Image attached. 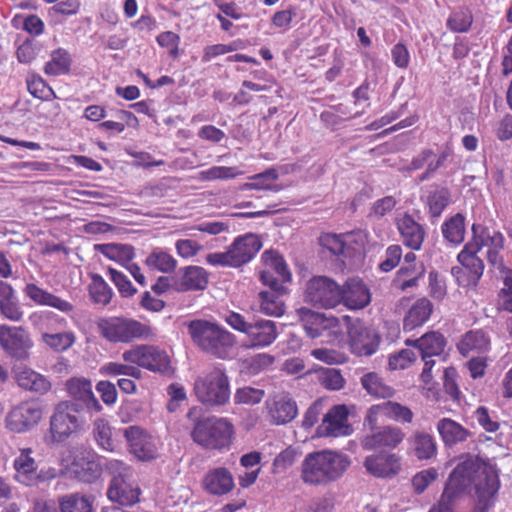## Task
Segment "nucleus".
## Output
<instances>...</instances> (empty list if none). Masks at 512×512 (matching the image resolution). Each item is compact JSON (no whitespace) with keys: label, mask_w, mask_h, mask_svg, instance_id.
Masks as SVG:
<instances>
[{"label":"nucleus","mask_w":512,"mask_h":512,"mask_svg":"<svg viewBox=\"0 0 512 512\" xmlns=\"http://www.w3.org/2000/svg\"><path fill=\"white\" fill-rule=\"evenodd\" d=\"M320 245L327 249L338 260L344 263V259L351 256L352 247L348 246L341 235L324 234L319 238Z\"/></svg>","instance_id":"obj_41"},{"label":"nucleus","mask_w":512,"mask_h":512,"mask_svg":"<svg viewBox=\"0 0 512 512\" xmlns=\"http://www.w3.org/2000/svg\"><path fill=\"white\" fill-rule=\"evenodd\" d=\"M42 418V409L37 402L25 401L15 406L6 417V427L15 433H24L34 428Z\"/></svg>","instance_id":"obj_13"},{"label":"nucleus","mask_w":512,"mask_h":512,"mask_svg":"<svg viewBox=\"0 0 512 512\" xmlns=\"http://www.w3.org/2000/svg\"><path fill=\"white\" fill-rule=\"evenodd\" d=\"M91 278L92 282L89 285V295L92 301L95 304H100L103 306L108 305L111 302L114 294L111 287L99 274H93Z\"/></svg>","instance_id":"obj_42"},{"label":"nucleus","mask_w":512,"mask_h":512,"mask_svg":"<svg viewBox=\"0 0 512 512\" xmlns=\"http://www.w3.org/2000/svg\"><path fill=\"white\" fill-rule=\"evenodd\" d=\"M88 415L77 408V404L58 403L50 417V433L54 442H63L78 431Z\"/></svg>","instance_id":"obj_7"},{"label":"nucleus","mask_w":512,"mask_h":512,"mask_svg":"<svg viewBox=\"0 0 512 512\" xmlns=\"http://www.w3.org/2000/svg\"><path fill=\"white\" fill-rule=\"evenodd\" d=\"M106 471L112 479H127L131 477V469L123 461L112 459L105 463Z\"/></svg>","instance_id":"obj_59"},{"label":"nucleus","mask_w":512,"mask_h":512,"mask_svg":"<svg viewBox=\"0 0 512 512\" xmlns=\"http://www.w3.org/2000/svg\"><path fill=\"white\" fill-rule=\"evenodd\" d=\"M96 391L100 394L104 404L111 406L117 400V389L115 384L110 381H99L96 385Z\"/></svg>","instance_id":"obj_61"},{"label":"nucleus","mask_w":512,"mask_h":512,"mask_svg":"<svg viewBox=\"0 0 512 512\" xmlns=\"http://www.w3.org/2000/svg\"><path fill=\"white\" fill-rule=\"evenodd\" d=\"M186 325L192 343L202 352L218 359L229 357L235 345V336L231 332L205 319H194Z\"/></svg>","instance_id":"obj_3"},{"label":"nucleus","mask_w":512,"mask_h":512,"mask_svg":"<svg viewBox=\"0 0 512 512\" xmlns=\"http://www.w3.org/2000/svg\"><path fill=\"white\" fill-rule=\"evenodd\" d=\"M93 433L97 444L103 450L114 451L115 441L112 439V428L105 419L98 418L95 420Z\"/></svg>","instance_id":"obj_47"},{"label":"nucleus","mask_w":512,"mask_h":512,"mask_svg":"<svg viewBox=\"0 0 512 512\" xmlns=\"http://www.w3.org/2000/svg\"><path fill=\"white\" fill-rule=\"evenodd\" d=\"M146 265L162 273H170L177 266V261L166 251L156 248L145 260Z\"/></svg>","instance_id":"obj_44"},{"label":"nucleus","mask_w":512,"mask_h":512,"mask_svg":"<svg viewBox=\"0 0 512 512\" xmlns=\"http://www.w3.org/2000/svg\"><path fill=\"white\" fill-rule=\"evenodd\" d=\"M264 396V390L245 386L236 390L234 394V401L236 404L255 405L260 403Z\"/></svg>","instance_id":"obj_51"},{"label":"nucleus","mask_w":512,"mask_h":512,"mask_svg":"<svg viewBox=\"0 0 512 512\" xmlns=\"http://www.w3.org/2000/svg\"><path fill=\"white\" fill-rule=\"evenodd\" d=\"M348 410L345 405L332 407L325 415L318 433L325 436H340L347 434Z\"/></svg>","instance_id":"obj_25"},{"label":"nucleus","mask_w":512,"mask_h":512,"mask_svg":"<svg viewBox=\"0 0 512 512\" xmlns=\"http://www.w3.org/2000/svg\"><path fill=\"white\" fill-rule=\"evenodd\" d=\"M433 311L432 303L426 299H418L408 310L404 321L403 328L405 331H412L423 325L430 317Z\"/></svg>","instance_id":"obj_32"},{"label":"nucleus","mask_w":512,"mask_h":512,"mask_svg":"<svg viewBox=\"0 0 512 512\" xmlns=\"http://www.w3.org/2000/svg\"><path fill=\"white\" fill-rule=\"evenodd\" d=\"M101 336L111 343H130L148 334V328L141 322L125 317L101 318L97 322Z\"/></svg>","instance_id":"obj_8"},{"label":"nucleus","mask_w":512,"mask_h":512,"mask_svg":"<svg viewBox=\"0 0 512 512\" xmlns=\"http://www.w3.org/2000/svg\"><path fill=\"white\" fill-rule=\"evenodd\" d=\"M405 439V433L402 428L395 425L381 426L379 429H373L372 433H367L361 439V446L364 450H393L397 448Z\"/></svg>","instance_id":"obj_16"},{"label":"nucleus","mask_w":512,"mask_h":512,"mask_svg":"<svg viewBox=\"0 0 512 512\" xmlns=\"http://www.w3.org/2000/svg\"><path fill=\"white\" fill-rule=\"evenodd\" d=\"M71 56L65 49L59 48L51 53V59L45 64L44 72L50 76L67 74L70 71Z\"/></svg>","instance_id":"obj_39"},{"label":"nucleus","mask_w":512,"mask_h":512,"mask_svg":"<svg viewBox=\"0 0 512 512\" xmlns=\"http://www.w3.org/2000/svg\"><path fill=\"white\" fill-rule=\"evenodd\" d=\"M407 344H413L421 358H433L444 352L446 346L445 337L437 332L431 331L416 340H406Z\"/></svg>","instance_id":"obj_30"},{"label":"nucleus","mask_w":512,"mask_h":512,"mask_svg":"<svg viewBox=\"0 0 512 512\" xmlns=\"http://www.w3.org/2000/svg\"><path fill=\"white\" fill-rule=\"evenodd\" d=\"M382 409L384 410V416L394 422L410 424L413 421L414 413L408 406L401 403L388 400L382 403Z\"/></svg>","instance_id":"obj_45"},{"label":"nucleus","mask_w":512,"mask_h":512,"mask_svg":"<svg viewBox=\"0 0 512 512\" xmlns=\"http://www.w3.org/2000/svg\"><path fill=\"white\" fill-rule=\"evenodd\" d=\"M133 363L109 362L100 368V373L105 376H130L136 379L141 377V370Z\"/></svg>","instance_id":"obj_49"},{"label":"nucleus","mask_w":512,"mask_h":512,"mask_svg":"<svg viewBox=\"0 0 512 512\" xmlns=\"http://www.w3.org/2000/svg\"><path fill=\"white\" fill-rule=\"evenodd\" d=\"M472 14L468 10H459L453 12L447 20L448 28L453 32H466L472 25Z\"/></svg>","instance_id":"obj_52"},{"label":"nucleus","mask_w":512,"mask_h":512,"mask_svg":"<svg viewBox=\"0 0 512 512\" xmlns=\"http://www.w3.org/2000/svg\"><path fill=\"white\" fill-rule=\"evenodd\" d=\"M402 256V249L399 245H391L386 250V258L379 265V268L384 272H389L394 269L400 262Z\"/></svg>","instance_id":"obj_60"},{"label":"nucleus","mask_w":512,"mask_h":512,"mask_svg":"<svg viewBox=\"0 0 512 512\" xmlns=\"http://www.w3.org/2000/svg\"><path fill=\"white\" fill-rule=\"evenodd\" d=\"M108 274L123 297H131L137 292L131 281L122 272L108 268Z\"/></svg>","instance_id":"obj_55"},{"label":"nucleus","mask_w":512,"mask_h":512,"mask_svg":"<svg viewBox=\"0 0 512 512\" xmlns=\"http://www.w3.org/2000/svg\"><path fill=\"white\" fill-rule=\"evenodd\" d=\"M364 467L375 477H392L400 470V457L386 452L369 455L364 460Z\"/></svg>","instance_id":"obj_23"},{"label":"nucleus","mask_w":512,"mask_h":512,"mask_svg":"<svg viewBox=\"0 0 512 512\" xmlns=\"http://www.w3.org/2000/svg\"><path fill=\"white\" fill-rule=\"evenodd\" d=\"M398 201L394 196H385L381 199L376 200L369 212L370 217L382 218L390 213L397 205Z\"/></svg>","instance_id":"obj_56"},{"label":"nucleus","mask_w":512,"mask_h":512,"mask_svg":"<svg viewBox=\"0 0 512 512\" xmlns=\"http://www.w3.org/2000/svg\"><path fill=\"white\" fill-rule=\"evenodd\" d=\"M296 312L307 336L312 339L322 336L324 331L339 326V319L334 316H326L306 307H301Z\"/></svg>","instance_id":"obj_18"},{"label":"nucleus","mask_w":512,"mask_h":512,"mask_svg":"<svg viewBox=\"0 0 512 512\" xmlns=\"http://www.w3.org/2000/svg\"><path fill=\"white\" fill-rule=\"evenodd\" d=\"M94 499L92 496L73 492L58 498L59 512H93Z\"/></svg>","instance_id":"obj_33"},{"label":"nucleus","mask_w":512,"mask_h":512,"mask_svg":"<svg viewBox=\"0 0 512 512\" xmlns=\"http://www.w3.org/2000/svg\"><path fill=\"white\" fill-rule=\"evenodd\" d=\"M416 358L415 352L409 349H403L396 354L389 356L388 365L391 370L404 369Z\"/></svg>","instance_id":"obj_58"},{"label":"nucleus","mask_w":512,"mask_h":512,"mask_svg":"<svg viewBox=\"0 0 512 512\" xmlns=\"http://www.w3.org/2000/svg\"><path fill=\"white\" fill-rule=\"evenodd\" d=\"M225 322L234 330L245 334L249 340V347H266L271 345L278 336L277 325L272 320L248 318L237 312H229Z\"/></svg>","instance_id":"obj_5"},{"label":"nucleus","mask_w":512,"mask_h":512,"mask_svg":"<svg viewBox=\"0 0 512 512\" xmlns=\"http://www.w3.org/2000/svg\"><path fill=\"white\" fill-rule=\"evenodd\" d=\"M457 371L454 367H448L444 370L443 373V385L447 394H449L452 398L457 399L460 390L458 388L457 382Z\"/></svg>","instance_id":"obj_62"},{"label":"nucleus","mask_w":512,"mask_h":512,"mask_svg":"<svg viewBox=\"0 0 512 512\" xmlns=\"http://www.w3.org/2000/svg\"><path fill=\"white\" fill-rule=\"evenodd\" d=\"M508 270L504 276V286L499 292L498 308L512 313V276Z\"/></svg>","instance_id":"obj_57"},{"label":"nucleus","mask_w":512,"mask_h":512,"mask_svg":"<svg viewBox=\"0 0 512 512\" xmlns=\"http://www.w3.org/2000/svg\"><path fill=\"white\" fill-rule=\"evenodd\" d=\"M194 392L197 399L208 407L223 406L230 399L229 378L223 369L215 367L195 380Z\"/></svg>","instance_id":"obj_6"},{"label":"nucleus","mask_w":512,"mask_h":512,"mask_svg":"<svg viewBox=\"0 0 512 512\" xmlns=\"http://www.w3.org/2000/svg\"><path fill=\"white\" fill-rule=\"evenodd\" d=\"M265 269L260 272V280L270 289L287 292L284 283L291 280V273L283 257L274 250H267L262 254Z\"/></svg>","instance_id":"obj_12"},{"label":"nucleus","mask_w":512,"mask_h":512,"mask_svg":"<svg viewBox=\"0 0 512 512\" xmlns=\"http://www.w3.org/2000/svg\"><path fill=\"white\" fill-rule=\"evenodd\" d=\"M0 312L7 319L16 322L20 321L23 316V312L17 303L16 297L0 303Z\"/></svg>","instance_id":"obj_64"},{"label":"nucleus","mask_w":512,"mask_h":512,"mask_svg":"<svg viewBox=\"0 0 512 512\" xmlns=\"http://www.w3.org/2000/svg\"><path fill=\"white\" fill-rule=\"evenodd\" d=\"M67 391L72 400L68 403L77 404L78 409L91 417L95 413L102 410V405L99 403L92 391V383L85 378H72L67 381Z\"/></svg>","instance_id":"obj_15"},{"label":"nucleus","mask_w":512,"mask_h":512,"mask_svg":"<svg viewBox=\"0 0 512 512\" xmlns=\"http://www.w3.org/2000/svg\"><path fill=\"white\" fill-rule=\"evenodd\" d=\"M269 416L276 425H284L298 415L296 401L287 393L275 394L273 398L266 402Z\"/></svg>","instance_id":"obj_21"},{"label":"nucleus","mask_w":512,"mask_h":512,"mask_svg":"<svg viewBox=\"0 0 512 512\" xmlns=\"http://www.w3.org/2000/svg\"><path fill=\"white\" fill-rule=\"evenodd\" d=\"M0 346L9 357L25 361L30 357L33 342L24 328L0 325Z\"/></svg>","instance_id":"obj_11"},{"label":"nucleus","mask_w":512,"mask_h":512,"mask_svg":"<svg viewBox=\"0 0 512 512\" xmlns=\"http://www.w3.org/2000/svg\"><path fill=\"white\" fill-rule=\"evenodd\" d=\"M397 228L404 245L412 250H419L425 238V230L412 216L405 214L397 221Z\"/></svg>","instance_id":"obj_29"},{"label":"nucleus","mask_w":512,"mask_h":512,"mask_svg":"<svg viewBox=\"0 0 512 512\" xmlns=\"http://www.w3.org/2000/svg\"><path fill=\"white\" fill-rule=\"evenodd\" d=\"M262 248V241L258 235L247 233L237 237L229 246L234 268L250 262Z\"/></svg>","instance_id":"obj_22"},{"label":"nucleus","mask_w":512,"mask_h":512,"mask_svg":"<svg viewBox=\"0 0 512 512\" xmlns=\"http://www.w3.org/2000/svg\"><path fill=\"white\" fill-rule=\"evenodd\" d=\"M95 249L111 260L128 262L134 258V248L127 244H98Z\"/></svg>","instance_id":"obj_43"},{"label":"nucleus","mask_w":512,"mask_h":512,"mask_svg":"<svg viewBox=\"0 0 512 512\" xmlns=\"http://www.w3.org/2000/svg\"><path fill=\"white\" fill-rule=\"evenodd\" d=\"M489 340L482 330L467 332L457 347L463 356H467L471 351L482 352L488 348Z\"/></svg>","instance_id":"obj_40"},{"label":"nucleus","mask_w":512,"mask_h":512,"mask_svg":"<svg viewBox=\"0 0 512 512\" xmlns=\"http://www.w3.org/2000/svg\"><path fill=\"white\" fill-rule=\"evenodd\" d=\"M464 220V217L459 213L447 220L442 226L444 238L451 243L460 244L464 240Z\"/></svg>","instance_id":"obj_46"},{"label":"nucleus","mask_w":512,"mask_h":512,"mask_svg":"<svg viewBox=\"0 0 512 512\" xmlns=\"http://www.w3.org/2000/svg\"><path fill=\"white\" fill-rule=\"evenodd\" d=\"M16 381L21 388L39 394H45L51 389V383L46 377L29 368L17 372Z\"/></svg>","instance_id":"obj_34"},{"label":"nucleus","mask_w":512,"mask_h":512,"mask_svg":"<svg viewBox=\"0 0 512 512\" xmlns=\"http://www.w3.org/2000/svg\"><path fill=\"white\" fill-rule=\"evenodd\" d=\"M286 292L275 291H261L259 293L261 311L269 316L279 317L285 312L284 302L281 296Z\"/></svg>","instance_id":"obj_38"},{"label":"nucleus","mask_w":512,"mask_h":512,"mask_svg":"<svg viewBox=\"0 0 512 512\" xmlns=\"http://www.w3.org/2000/svg\"><path fill=\"white\" fill-rule=\"evenodd\" d=\"M177 253L182 258H190L202 250V245L190 239L178 240L175 244Z\"/></svg>","instance_id":"obj_63"},{"label":"nucleus","mask_w":512,"mask_h":512,"mask_svg":"<svg viewBox=\"0 0 512 512\" xmlns=\"http://www.w3.org/2000/svg\"><path fill=\"white\" fill-rule=\"evenodd\" d=\"M208 272L200 266H186L172 277V289L176 292L201 291L208 286Z\"/></svg>","instance_id":"obj_17"},{"label":"nucleus","mask_w":512,"mask_h":512,"mask_svg":"<svg viewBox=\"0 0 512 512\" xmlns=\"http://www.w3.org/2000/svg\"><path fill=\"white\" fill-rule=\"evenodd\" d=\"M108 498L122 506H132L139 502L140 488L130 478L112 479L107 491Z\"/></svg>","instance_id":"obj_26"},{"label":"nucleus","mask_w":512,"mask_h":512,"mask_svg":"<svg viewBox=\"0 0 512 512\" xmlns=\"http://www.w3.org/2000/svg\"><path fill=\"white\" fill-rule=\"evenodd\" d=\"M438 477V471L435 468H428L416 473L412 478V486L417 494L423 493L427 487Z\"/></svg>","instance_id":"obj_54"},{"label":"nucleus","mask_w":512,"mask_h":512,"mask_svg":"<svg viewBox=\"0 0 512 512\" xmlns=\"http://www.w3.org/2000/svg\"><path fill=\"white\" fill-rule=\"evenodd\" d=\"M30 454V449L22 450L21 454L14 461L17 480L28 486L35 483L36 475V463Z\"/></svg>","instance_id":"obj_35"},{"label":"nucleus","mask_w":512,"mask_h":512,"mask_svg":"<svg viewBox=\"0 0 512 512\" xmlns=\"http://www.w3.org/2000/svg\"><path fill=\"white\" fill-rule=\"evenodd\" d=\"M438 453L435 437L425 430H415L407 438V454L418 461L434 459Z\"/></svg>","instance_id":"obj_19"},{"label":"nucleus","mask_w":512,"mask_h":512,"mask_svg":"<svg viewBox=\"0 0 512 512\" xmlns=\"http://www.w3.org/2000/svg\"><path fill=\"white\" fill-rule=\"evenodd\" d=\"M437 431L446 446L452 447L466 441L471 433L462 425L450 418H442L437 422Z\"/></svg>","instance_id":"obj_31"},{"label":"nucleus","mask_w":512,"mask_h":512,"mask_svg":"<svg viewBox=\"0 0 512 512\" xmlns=\"http://www.w3.org/2000/svg\"><path fill=\"white\" fill-rule=\"evenodd\" d=\"M305 301L318 308H334L341 304L340 285L329 277L315 276L306 284Z\"/></svg>","instance_id":"obj_9"},{"label":"nucleus","mask_w":512,"mask_h":512,"mask_svg":"<svg viewBox=\"0 0 512 512\" xmlns=\"http://www.w3.org/2000/svg\"><path fill=\"white\" fill-rule=\"evenodd\" d=\"M43 342L56 352H63L69 349L75 342V335L72 332L44 333Z\"/></svg>","instance_id":"obj_50"},{"label":"nucleus","mask_w":512,"mask_h":512,"mask_svg":"<svg viewBox=\"0 0 512 512\" xmlns=\"http://www.w3.org/2000/svg\"><path fill=\"white\" fill-rule=\"evenodd\" d=\"M349 457L334 450L308 453L301 464V480L308 485H327L340 479L350 466Z\"/></svg>","instance_id":"obj_2"},{"label":"nucleus","mask_w":512,"mask_h":512,"mask_svg":"<svg viewBox=\"0 0 512 512\" xmlns=\"http://www.w3.org/2000/svg\"><path fill=\"white\" fill-rule=\"evenodd\" d=\"M203 485L214 496L226 495L235 487L233 475L225 467L210 470L204 477Z\"/></svg>","instance_id":"obj_27"},{"label":"nucleus","mask_w":512,"mask_h":512,"mask_svg":"<svg viewBox=\"0 0 512 512\" xmlns=\"http://www.w3.org/2000/svg\"><path fill=\"white\" fill-rule=\"evenodd\" d=\"M348 337L352 352L358 356H371L380 344V335L376 330L366 326L360 320H356L349 326Z\"/></svg>","instance_id":"obj_14"},{"label":"nucleus","mask_w":512,"mask_h":512,"mask_svg":"<svg viewBox=\"0 0 512 512\" xmlns=\"http://www.w3.org/2000/svg\"><path fill=\"white\" fill-rule=\"evenodd\" d=\"M341 304L351 310L365 308L371 302V294L360 278H349L340 286Z\"/></svg>","instance_id":"obj_20"},{"label":"nucleus","mask_w":512,"mask_h":512,"mask_svg":"<svg viewBox=\"0 0 512 512\" xmlns=\"http://www.w3.org/2000/svg\"><path fill=\"white\" fill-rule=\"evenodd\" d=\"M201 408L193 407L187 418L193 421L191 431L193 441L206 449L221 450L231 444L234 433L233 425L225 418H200Z\"/></svg>","instance_id":"obj_4"},{"label":"nucleus","mask_w":512,"mask_h":512,"mask_svg":"<svg viewBox=\"0 0 512 512\" xmlns=\"http://www.w3.org/2000/svg\"><path fill=\"white\" fill-rule=\"evenodd\" d=\"M478 252L479 245L476 242H468L457 256L460 264L468 272L472 286L478 284L484 270V263L482 259L477 256Z\"/></svg>","instance_id":"obj_28"},{"label":"nucleus","mask_w":512,"mask_h":512,"mask_svg":"<svg viewBox=\"0 0 512 512\" xmlns=\"http://www.w3.org/2000/svg\"><path fill=\"white\" fill-rule=\"evenodd\" d=\"M122 358L125 362L133 363L153 372L165 373L170 368V359L167 353L155 346H135L124 351Z\"/></svg>","instance_id":"obj_10"},{"label":"nucleus","mask_w":512,"mask_h":512,"mask_svg":"<svg viewBox=\"0 0 512 512\" xmlns=\"http://www.w3.org/2000/svg\"><path fill=\"white\" fill-rule=\"evenodd\" d=\"M124 437L126 438L130 451L139 460L147 461L154 459L157 450L150 437L138 426H130L124 429Z\"/></svg>","instance_id":"obj_24"},{"label":"nucleus","mask_w":512,"mask_h":512,"mask_svg":"<svg viewBox=\"0 0 512 512\" xmlns=\"http://www.w3.org/2000/svg\"><path fill=\"white\" fill-rule=\"evenodd\" d=\"M27 89L31 95L41 100H50L55 97L52 88L40 77L27 79Z\"/></svg>","instance_id":"obj_53"},{"label":"nucleus","mask_w":512,"mask_h":512,"mask_svg":"<svg viewBox=\"0 0 512 512\" xmlns=\"http://www.w3.org/2000/svg\"><path fill=\"white\" fill-rule=\"evenodd\" d=\"M451 194L447 188H438L431 191L427 197V204L431 217H439L450 202Z\"/></svg>","instance_id":"obj_48"},{"label":"nucleus","mask_w":512,"mask_h":512,"mask_svg":"<svg viewBox=\"0 0 512 512\" xmlns=\"http://www.w3.org/2000/svg\"><path fill=\"white\" fill-rule=\"evenodd\" d=\"M472 231L473 240L471 242H476L479 245V251L482 247H487L488 250L504 248V237L500 232L476 224L472 226Z\"/></svg>","instance_id":"obj_36"},{"label":"nucleus","mask_w":512,"mask_h":512,"mask_svg":"<svg viewBox=\"0 0 512 512\" xmlns=\"http://www.w3.org/2000/svg\"><path fill=\"white\" fill-rule=\"evenodd\" d=\"M361 384L368 394L377 398L388 399L395 394V390L375 372L364 374L361 377Z\"/></svg>","instance_id":"obj_37"},{"label":"nucleus","mask_w":512,"mask_h":512,"mask_svg":"<svg viewBox=\"0 0 512 512\" xmlns=\"http://www.w3.org/2000/svg\"><path fill=\"white\" fill-rule=\"evenodd\" d=\"M494 475L499 481L496 470L483 462L479 457L465 455L453 469L444 487L438 503L429 512L454 511L457 502L464 496L466 490L473 485L477 493V485L481 484L484 491L490 492L488 476Z\"/></svg>","instance_id":"obj_1"}]
</instances>
